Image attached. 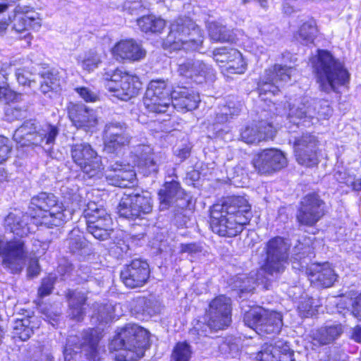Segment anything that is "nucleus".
Wrapping results in <instances>:
<instances>
[{
  "label": "nucleus",
  "instance_id": "obj_1",
  "mask_svg": "<svg viewBox=\"0 0 361 361\" xmlns=\"http://www.w3.org/2000/svg\"><path fill=\"white\" fill-rule=\"evenodd\" d=\"M30 214L19 211L5 218V225L15 235L23 238L30 233L29 221L47 227L60 226L71 219L73 210L66 208L53 193L42 192L31 199Z\"/></svg>",
  "mask_w": 361,
  "mask_h": 361
},
{
  "label": "nucleus",
  "instance_id": "obj_2",
  "mask_svg": "<svg viewBox=\"0 0 361 361\" xmlns=\"http://www.w3.org/2000/svg\"><path fill=\"white\" fill-rule=\"evenodd\" d=\"M313 68L319 88L326 93L336 92L349 82L350 73L344 63L328 51H318Z\"/></svg>",
  "mask_w": 361,
  "mask_h": 361
},
{
  "label": "nucleus",
  "instance_id": "obj_3",
  "mask_svg": "<svg viewBox=\"0 0 361 361\" xmlns=\"http://www.w3.org/2000/svg\"><path fill=\"white\" fill-rule=\"evenodd\" d=\"M148 343V331L137 324H129L112 340L111 346L118 351L117 361H137L144 356Z\"/></svg>",
  "mask_w": 361,
  "mask_h": 361
},
{
  "label": "nucleus",
  "instance_id": "obj_4",
  "mask_svg": "<svg viewBox=\"0 0 361 361\" xmlns=\"http://www.w3.org/2000/svg\"><path fill=\"white\" fill-rule=\"evenodd\" d=\"M59 133L56 126L45 123L38 125L35 121H25L18 128L13 135L14 141L19 145L41 147L47 154L54 158L53 147Z\"/></svg>",
  "mask_w": 361,
  "mask_h": 361
},
{
  "label": "nucleus",
  "instance_id": "obj_5",
  "mask_svg": "<svg viewBox=\"0 0 361 361\" xmlns=\"http://www.w3.org/2000/svg\"><path fill=\"white\" fill-rule=\"evenodd\" d=\"M206 324L197 322L189 331L191 339L197 343L201 337L207 336V328L219 331L228 327L231 322V300L221 295L213 299L205 315Z\"/></svg>",
  "mask_w": 361,
  "mask_h": 361
},
{
  "label": "nucleus",
  "instance_id": "obj_6",
  "mask_svg": "<svg viewBox=\"0 0 361 361\" xmlns=\"http://www.w3.org/2000/svg\"><path fill=\"white\" fill-rule=\"evenodd\" d=\"M103 78L106 81V89L121 100L127 101L135 97L142 88L137 76L123 72L118 68H105Z\"/></svg>",
  "mask_w": 361,
  "mask_h": 361
},
{
  "label": "nucleus",
  "instance_id": "obj_7",
  "mask_svg": "<svg viewBox=\"0 0 361 361\" xmlns=\"http://www.w3.org/2000/svg\"><path fill=\"white\" fill-rule=\"evenodd\" d=\"M164 89V92H159V116L166 111L161 108H169L172 104L173 108L181 110L192 111L195 109L200 102V96L192 90L186 87H178V90H171V87L166 82L159 80V90ZM169 114L166 118L159 121H166L169 118Z\"/></svg>",
  "mask_w": 361,
  "mask_h": 361
},
{
  "label": "nucleus",
  "instance_id": "obj_8",
  "mask_svg": "<svg viewBox=\"0 0 361 361\" xmlns=\"http://www.w3.org/2000/svg\"><path fill=\"white\" fill-rule=\"evenodd\" d=\"M71 155L89 178H101L104 176V166L101 157L87 142L76 143L71 146Z\"/></svg>",
  "mask_w": 361,
  "mask_h": 361
},
{
  "label": "nucleus",
  "instance_id": "obj_9",
  "mask_svg": "<svg viewBox=\"0 0 361 361\" xmlns=\"http://www.w3.org/2000/svg\"><path fill=\"white\" fill-rule=\"evenodd\" d=\"M331 113V109L325 102L304 97L298 104L290 105L288 116L290 123L298 125L300 121L327 119Z\"/></svg>",
  "mask_w": 361,
  "mask_h": 361
},
{
  "label": "nucleus",
  "instance_id": "obj_10",
  "mask_svg": "<svg viewBox=\"0 0 361 361\" xmlns=\"http://www.w3.org/2000/svg\"><path fill=\"white\" fill-rule=\"evenodd\" d=\"M99 341L97 331L93 329L83 331L80 336L70 335L63 350L65 360L71 361L73 355L76 356L79 352L84 351L90 360L99 361L97 356Z\"/></svg>",
  "mask_w": 361,
  "mask_h": 361
},
{
  "label": "nucleus",
  "instance_id": "obj_11",
  "mask_svg": "<svg viewBox=\"0 0 361 361\" xmlns=\"http://www.w3.org/2000/svg\"><path fill=\"white\" fill-rule=\"evenodd\" d=\"M243 322L246 326L262 335L278 334L283 326L281 313L262 307H256L247 312Z\"/></svg>",
  "mask_w": 361,
  "mask_h": 361
},
{
  "label": "nucleus",
  "instance_id": "obj_12",
  "mask_svg": "<svg viewBox=\"0 0 361 361\" xmlns=\"http://www.w3.org/2000/svg\"><path fill=\"white\" fill-rule=\"evenodd\" d=\"M290 246L281 237L270 239L266 244V259L260 271L271 276L282 273L288 264Z\"/></svg>",
  "mask_w": 361,
  "mask_h": 361
},
{
  "label": "nucleus",
  "instance_id": "obj_13",
  "mask_svg": "<svg viewBox=\"0 0 361 361\" xmlns=\"http://www.w3.org/2000/svg\"><path fill=\"white\" fill-rule=\"evenodd\" d=\"M178 190L179 184L178 182L172 180L165 183L164 188L159 190V211L168 209L171 204L175 202L176 204L173 209V219L178 226H184L190 221L187 209L189 201L184 198H177L174 201Z\"/></svg>",
  "mask_w": 361,
  "mask_h": 361
},
{
  "label": "nucleus",
  "instance_id": "obj_14",
  "mask_svg": "<svg viewBox=\"0 0 361 361\" xmlns=\"http://www.w3.org/2000/svg\"><path fill=\"white\" fill-rule=\"evenodd\" d=\"M27 251L21 239L6 240L0 235V257L3 265L11 273H19L25 264Z\"/></svg>",
  "mask_w": 361,
  "mask_h": 361
},
{
  "label": "nucleus",
  "instance_id": "obj_15",
  "mask_svg": "<svg viewBox=\"0 0 361 361\" xmlns=\"http://www.w3.org/2000/svg\"><path fill=\"white\" fill-rule=\"evenodd\" d=\"M152 209L151 198L149 193L144 191L141 193H125L118 207L120 216L129 220L140 218L142 215L151 212Z\"/></svg>",
  "mask_w": 361,
  "mask_h": 361
},
{
  "label": "nucleus",
  "instance_id": "obj_16",
  "mask_svg": "<svg viewBox=\"0 0 361 361\" xmlns=\"http://www.w3.org/2000/svg\"><path fill=\"white\" fill-rule=\"evenodd\" d=\"M295 70L293 67L275 64L266 69L257 83L260 95H275L279 92V83L288 82Z\"/></svg>",
  "mask_w": 361,
  "mask_h": 361
},
{
  "label": "nucleus",
  "instance_id": "obj_17",
  "mask_svg": "<svg viewBox=\"0 0 361 361\" xmlns=\"http://www.w3.org/2000/svg\"><path fill=\"white\" fill-rule=\"evenodd\" d=\"M325 202L315 192L305 195L300 200L296 214L300 225L314 226L324 215Z\"/></svg>",
  "mask_w": 361,
  "mask_h": 361
},
{
  "label": "nucleus",
  "instance_id": "obj_18",
  "mask_svg": "<svg viewBox=\"0 0 361 361\" xmlns=\"http://www.w3.org/2000/svg\"><path fill=\"white\" fill-rule=\"evenodd\" d=\"M104 139L105 150L117 154L129 145L131 135L126 123L112 121L105 126Z\"/></svg>",
  "mask_w": 361,
  "mask_h": 361
},
{
  "label": "nucleus",
  "instance_id": "obj_19",
  "mask_svg": "<svg viewBox=\"0 0 361 361\" xmlns=\"http://www.w3.org/2000/svg\"><path fill=\"white\" fill-rule=\"evenodd\" d=\"M255 170L260 174H270L287 165L284 154L276 149H266L258 153L252 160Z\"/></svg>",
  "mask_w": 361,
  "mask_h": 361
},
{
  "label": "nucleus",
  "instance_id": "obj_20",
  "mask_svg": "<svg viewBox=\"0 0 361 361\" xmlns=\"http://www.w3.org/2000/svg\"><path fill=\"white\" fill-rule=\"evenodd\" d=\"M245 224L223 214L220 210L212 207L210 211V227L212 231L220 236L231 238L243 230Z\"/></svg>",
  "mask_w": 361,
  "mask_h": 361
},
{
  "label": "nucleus",
  "instance_id": "obj_21",
  "mask_svg": "<svg viewBox=\"0 0 361 361\" xmlns=\"http://www.w3.org/2000/svg\"><path fill=\"white\" fill-rule=\"evenodd\" d=\"M293 147L298 164L308 167L317 164V140L315 136L310 133L303 134L295 139Z\"/></svg>",
  "mask_w": 361,
  "mask_h": 361
},
{
  "label": "nucleus",
  "instance_id": "obj_22",
  "mask_svg": "<svg viewBox=\"0 0 361 361\" xmlns=\"http://www.w3.org/2000/svg\"><path fill=\"white\" fill-rule=\"evenodd\" d=\"M212 207L245 225L250 222L252 216L251 205L243 196L228 197L222 204H214Z\"/></svg>",
  "mask_w": 361,
  "mask_h": 361
},
{
  "label": "nucleus",
  "instance_id": "obj_23",
  "mask_svg": "<svg viewBox=\"0 0 361 361\" xmlns=\"http://www.w3.org/2000/svg\"><path fill=\"white\" fill-rule=\"evenodd\" d=\"M120 276L126 286L130 288L141 287L149 279V264L146 261L135 259L121 270Z\"/></svg>",
  "mask_w": 361,
  "mask_h": 361
},
{
  "label": "nucleus",
  "instance_id": "obj_24",
  "mask_svg": "<svg viewBox=\"0 0 361 361\" xmlns=\"http://www.w3.org/2000/svg\"><path fill=\"white\" fill-rule=\"evenodd\" d=\"M13 29L19 33H25L23 37L30 42V33L29 29L38 30L41 27V19L39 13L27 7L18 6L15 8L13 19Z\"/></svg>",
  "mask_w": 361,
  "mask_h": 361
},
{
  "label": "nucleus",
  "instance_id": "obj_25",
  "mask_svg": "<svg viewBox=\"0 0 361 361\" xmlns=\"http://www.w3.org/2000/svg\"><path fill=\"white\" fill-rule=\"evenodd\" d=\"M68 114L72 123L77 128L92 131L98 124L95 111L83 104L70 103L68 106Z\"/></svg>",
  "mask_w": 361,
  "mask_h": 361
},
{
  "label": "nucleus",
  "instance_id": "obj_26",
  "mask_svg": "<svg viewBox=\"0 0 361 361\" xmlns=\"http://www.w3.org/2000/svg\"><path fill=\"white\" fill-rule=\"evenodd\" d=\"M133 166L116 161L111 164L106 173L109 183L120 188H130L136 183V174Z\"/></svg>",
  "mask_w": 361,
  "mask_h": 361
},
{
  "label": "nucleus",
  "instance_id": "obj_27",
  "mask_svg": "<svg viewBox=\"0 0 361 361\" xmlns=\"http://www.w3.org/2000/svg\"><path fill=\"white\" fill-rule=\"evenodd\" d=\"M293 350L288 343L277 340L274 343L265 344L257 354V361H294Z\"/></svg>",
  "mask_w": 361,
  "mask_h": 361
},
{
  "label": "nucleus",
  "instance_id": "obj_28",
  "mask_svg": "<svg viewBox=\"0 0 361 361\" xmlns=\"http://www.w3.org/2000/svg\"><path fill=\"white\" fill-rule=\"evenodd\" d=\"M178 72L180 75L193 79L196 82H202L207 78L212 79L214 70L212 67L202 61L188 59L180 63Z\"/></svg>",
  "mask_w": 361,
  "mask_h": 361
},
{
  "label": "nucleus",
  "instance_id": "obj_29",
  "mask_svg": "<svg viewBox=\"0 0 361 361\" xmlns=\"http://www.w3.org/2000/svg\"><path fill=\"white\" fill-rule=\"evenodd\" d=\"M276 130L271 123L262 121L255 126L246 127L240 133L241 139L247 144L273 139Z\"/></svg>",
  "mask_w": 361,
  "mask_h": 361
},
{
  "label": "nucleus",
  "instance_id": "obj_30",
  "mask_svg": "<svg viewBox=\"0 0 361 361\" xmlns=\"http://www.w3.org/2000/svg\"><path fill=\"white\" fill-rule=\"evenodd\" d=\"M306 274L312 283L324 288L331 286L336 275L329 263L313 264L306 269Z\"/></svg>",
  "mask_w": 361,
  "mask_h": 361
},
{
  "label": "nucleus",
  "instance_id": "obj_31",
  "mask_svg": "<svg viewBox=\"0 0 361 361\" xmlns=\"http://www.w3.org/2000/svg\"><path fill=\"white\" fill-rule=\"evenodd\" d=\"M112 54L117 59L139 61L145 55L141 46L133 39L121 40L113 47Z\"/></svg>",
  "mask_w": 361,
  "mask_h": 361
},
{
  "label": "nucleus",
  "instance_id": "obj_32",
  "mask_svg": "<svg viewBox=\"0 0 361 361\" xmlns=\"http://www.w3.org/2000/svg\"><path fill=\"white\" fill-rule=\"evenodd\" d=\"M135 157L133 161L134 166H137L143 173L144 176H148L152 172H156L157 166L154 159L152 149L149 145H137L132 152Z\"/></svg>",
  "mask_w": 361,
  "mask_h": 361
},
{
  "label": "nucleus",
  "instance_id": "obj_33",
  "mask_svg": "<svg viewBox=\"0 0 361 361\" xmlns=\"http://www.w3.org/2000/svg\"><path fill=\"white\" fill-rule=\"evenodd\" d=\"M187 25H192V20L188 17L179 18L171 23L169 33L163 42V47L171 50H180V41H183L184 35L183 29Z\"/></svg>",
  "mask_w": 361,
  "mask_h": 361
},
{
  "label": "nucleus",
  "instance_id": "obj_34",
  "mask_svg": "<svg viewBox=\"0 0 361 361\" xmlns=\"http://www.w3.org/2000/svg\"><path fill=\"white\" fill-rule=\"evenodd\" d=\"M181 49L197 51L203 43V35L200 27L192 21V25H187L183 29Z\"/></svg>",
  "mask_w": 361,
  "mask_h": 361
},
{
  "label": "nucleus",
  "instance_id": "obj_35",
  "mask_svg": "<svg viewBox=\"0 0 361 361\" xmlns=\"http://www.w3.org/2000/svg\"><path fill=\"white\" fill-rule=\"evenodd\" d=\"M38 326V322L34 316L17 319L13 327V336L18 337L21 341H27L33 334L34 329Z\"/></svg>",
  "mask_w": 361,
  "mask_h": 361
},
{
  "label": "nucleus",
  "instance_id": "obj_36",
  "mask_svg": "<svg viewBox=\"0 0 361 361\" xmlns=\"http://www.w3.org/2000/svg\"><path fill=\"white\" fill-rule=\"evenodd\" d=\"M87 231L99 240H107L113 231L111 216H106L100 221L90 220V224H87Z\"/></svg>",
  "mask_w": 361,
  "mask_h": 361
},
{
  "label": "nucleus",
  "instance_id": "obj_37",
  "mask_svg": "<svg viewBox=\"0 0 361 361\" xmlns=\"http://www.w3.org/2000/svg\"><path fill=\"white\" fill-rule=\"evenodd\" d=\"M343 332L341 324H331L322 326L313 334V340L319 345H327L337 339Z\"/></svg>",
  "mask_w": 361,
  "mask_h": 361
},
{
  "label": "nucleus",
  "instance_id": "obj_38",
  "mask_svg": "<svg viewBox=\"0 0 361 361\" xmlns=\"http://www.w3.org/2000/svg\"><path fill=\"white\" fill-rule=\"evenodd\" d=\"M68 300L70 316L77 320L80 321L85 315V307L86 296L80 291L69 290L67 293Z\"/></svg>",
  "mask_w": 361,
  "mask_h": 361
},
{
  "label": "nucleus",
  "instance_id": "obj_39",
  "mask_svg": "<svg viewBox=\"0 0 361 361\" xmlns=\"http://www.w3.org/2000/svg\"><path fill=\"white\" fill-rule=\"evenodd\" d=\"M85 206H86V208L84 209L83 214L86 219V224H90V220L100 221L104 217L106 218V216H110L102 206L98 205L94 202H90L87 205L85 202L78 204L79 209Z\"/></svg>",
  "mask_w": 361,
  "mask_h": 361
},
{
  "label": "nucleus",
  "instance_id": "obj_40",
  "mask_svg": "<svg viewBox=\"0 0 361 361\" xmlns=\"http://www.w3.org/2000/svg\"><path fill=\"white\" fill-rule=\"evenodd\" d=\"M158 80H152L146 90L143 103L146 109L154 114L158 113Z\"/></svg>",
  "mask_w": 361,
  "mask_h": 361
},
{
  "label": "nucleus",
  "instance_id": "obj_41",
  "mask_svg": "<svg viewBox=\"0 0 361 361\" xmlns=\"http://www.w3.org/2000/svg\"><path fill=\"white\" fill-rule=\"evenodd\" d=\"M317 28L314 20L304 23L295 35V39L304 44L312 43L317 36Z\"/></svg>",
  "mask_w": 361,
  "mask_h": 361
},
{
  "label": "nucleus",
  "instance_id": "obj_42",
  "mask_svg": "<svg viewBox=\"0 0 361 361\" xmlns=\"http://www.w3.org/2000/svg\"><path fill=\"white\" fill-rule=\"evenodd\" d=\"M211 39L216 42H231L233 39L232 30L219 23H209L208 27Z\"/></svg>",
  "mask_w": 361,
  "mask_h": 361
},
{
  "label": "nucleus",
  "instance_id": "obj_43",
  "mask_svg": "<svg viewBox=\"0 0 361 361\" xmlns=\"http://www.w3.org/2000/svg\"><path fill=\"white\" fill-rule=\"evenodd\" d=\"M65 243L72 253L82 254V250L87 246L83 234L78 228H74L69 233Z\"/></svg>",
  "mask_w": 361,
  "mask_h": 361
},
{
  "label": "nucleus",
  "instance_id": "obj_44",
  "mask_svg": "<svg viewBox=\"0 0 361 361\" xmlns=\"http://www.w3.org/2000/svg\"><path fill=\"white\" fill-rule=\"evenodd\" d=\"M115 309L116 306L111 302L96 303L94 305L92 319L100 323H107L115 318Z\"/></svg>",
  "mask_w": 361,
  "mask_h": 361
},
{
  "label": "nucleus",
  "instance_id": "obj_45",
  "mask_svg": "<svg viewBox=\"0 0 361 361\" xmlns=\"http://www.w3.org/2000/svg\"><path fill=\"white\" fill-rule=\"evenodd\" d=\"M20 96L16 97L11 101L5 102L8 104L5 109V114L7 119L10 121L21 119L26 116L27 109L25 106H22L16 102Z\"/></svg>",
  "mask_w": 361,
  "mask_h": 361
},
{
  "label": "nucleus",
  "instance_id": "obj_46",
  "mask_svg": "<svg viewBox=\"0 0 361 361\" xmlns=\"http://www.w3.org/2000/svg\"><path fill=\"white\" fill-rule=\"evenodd\" d=\"M240 52L233 48L221 47L214 51V59L216 62L225 63V67L234 59L239 58Z\"/></svg>",
  "mask_w": 361,
  "mask_h": 361
},
{
  "label": "nucleus",
  "instance_id": "obj_47",
  "mask_svg": "<svg viewBox=\"0 0 361 361\" xmlns=\"http://www.w3.org/2000/svg\"><path fill=\"white\" fill-rule=\"evenodd\" d=\"M319 305L312 298L305 297L302 298L298 306V310L301 317H312L318 312Z\"/></svg>",
  "mask_w": 361,
  "mask_h": 361
},
{
  "label": "nucleus",
  "instance_id": "obj_48",
  "mask_svg": "<svg viewBox=\"0 0 361 361\" xmlns=\"http://www.w3.org/2000/svg\"><path fill=\"white\" fill-rule=\"evenodd\" d=\"M101 62V56L97 51L91 49L84 54L80 63L82 69L91 72L96 69Z\"/></svg>",
  "mask_w": 361,
  "mask_h": 361
},
{
  "label": "nucleus",
  "instance_id": "obj_49",
  "mask_svg": "<svg viewBox=\"0 0 361 361\" xmlns=\"http://www.w3.org/2000/svg\"><path fill=\"white\" fill-rule=\"evenodd\" d=\"M240 109L235 106V104L229 103L228 105H224L221 107L216 113L215 122L216 123H224L228 122L234 116L238 115Z\"/></svg>",
  "mask_w": 361,
  "mask_h": 361
},
{
  "label": "nucleus",
  "instance_id": "obj_50",
  "mask_svg": "<svg viewBox=\"0 0 361 361\" xmlns=\"http://www.w3.org/2000/svg\"><path fill=\"white\" fill-rule=\"evenodd\" d=\"M223 353L235 357L238 355L240 351V341L234 337H228L220 346Z\"/></svg>",
  "mask_w": 361,
  "mask_h": 361
},
{
  "label": "nucleus",
  "instance_id": "obj_51",
  "mask_svg": "<svg viewBox=\"0 0 361 361\" xmlns=\"http://www.w3.org/2000/svg\"><path fill=\"white\" fill-rule=\"evenodd\" d=\"M192 355V350L187 343H178L174 348L173 359L174 361H189Z\"/></svg>",
  "mask_w": 361,
  "mask_h": 361
},
{
  "label": "nucleus",
  "instance_id": "obj_52",
  "mask_svg": "<svg viewBox=\"0 0 361 361\" xmlns=\"http://www.w3.org/2000/svg\"><path fill=\"white\" fill-rule=\"evenodd\" d=\"M137 25L145 33H154L157 31V18L154 16L147 15L137 19Z\"/></svg>",
  "mask_w": 361,
  "mask_h": 361
},
{
  "label": "nucleus",
  "instance_id": "obj_53",
  "mask_svg": "<svg viewBox=\"0 0 361 361\" xmlns=\"http://www.w3.org/2000/svg\"><path fill=\"white\" fill-rule=\"evenodd\" d=\"M2 63L9 66L10 68H8V73L6 75L4 82L0 81V101L8 102L14 99L16 97V93L5 86L7 80V75L11 71V64L7 63Z\"/></svg>",
  "mask_w": 361,
  "mask_h": 361
},
{
  "label": "nucleus",
  "instance_id": "obj_54",
  "mask_svg": "<svg viewBox=\"0 0 361 361\" xmlns=\"http://www.w3.org/2000/svg\"><path fill=\"white\" fill-rule=\"evenodd\" d=\"M145 9L141 1H126L123 4V10L130 15H139Z\"/></svg>",
  "mask_w": 361,
  "mask_h": 361
},
{
  "label": "nucleus",
  "instance_id": "obj_55",
  "mask_svg": "<svg viewBox=\"0 0 361 361\" xmlns=\"http://www.w3.org/2000/svg\"><path fill=\"white\" fill-rule=\"evenodd\" d=\"M246 69V63L242 56L241 53L239 54L238 59H234L227 66L226 70L229 73L241 74L245 72Z\"/></svg>",
  "mask_w": 361,
  "mask_h": 361
},
{
  "label": "nucleus",
  "instance_id": "obj_56",
  "mask_svg": "<svg viewBox=\"0 0 361 361\" xmlns=\"http://www.w3.org/2000/svg\"><path fill=\"white\" fill-rule=\"evenodd\" d=\"M56 278L52 276H49L42 281V284L38 289V295L39 297L43 298L51 294L54 285L55 283Z\"/></svg>",
  "mask_w": 361,
  "mask_h": 361
},
{
  "label": "nucleus",
  "instance_id": "obj_57",
  "mask_svg": "<svg viewBox=\"0 0 361 361\" xmlns=\"http://www.w3.org/2000/svg\"><path fill=\"white\" fill-rule=\"evenodd\" d=\"M240 279L242 283L239 288L242 293H250L255 289L257 280L255 279L254 274H250L247 277H240Z\"/></svg>",
  "mask_w": 361,
  "mask_h": 361
},
{
  "label": "nucleus",
  "instance_id": "obj_58",
  "mask_svg": "<svg viewBox=\"0 0 361 361\" xmlns=\"http://www.w3.org/2000/svg\"><path fill=\"white\" fill-rule=\"evenodd\" d=\"M75 91L87 102H94L98 99L97 94L88 87H77Z\"/></svg>",
  "mask_w": 361,
  "mask_h": 361
},
{
  "label": "nucleus",
  "instance_id": "obj_59",
  "mask_svg": "<svg viewBox=\"0 0 361 361\" xmlns=\"http://www.w3.org/2000/svg\"><path fill=\"white\" fill-rule=\"evenodd\" d=\"M11 147L9 145V140L2 135H0V164L5 161L10 154Z\"/></svg>",
  "mask_w": 361,
  "mask_h": 361
},
{
  "label": "nucleus",
  "instance_id": "obj_60",
  "mask_svg": "<svg viewBox=\"0 0 361 361\" xmlns=\"http://www.w3.org/2000/svg\"><path fill=\"white\" fill-rule=\"evenodd\" d=\"M42 78L43 80H47V82H49L53 86L54 89L57 90L61 85V79L57 71H49L44 72L42 74Z\"/></svg>",
  "mask_w": 361,
  "mask_h": 361
},
{
  "label": "nucleus",
  "instance_id": "obj_61",
  "mask_svg": "<svg viewBox=\"0 0 361 361\" xmlns=\"http://www.w3.org/2000/svg\"><path fill=\"white\" fill-rule=\"evenodd\" d=\"M180 251L182 252H187L192 256L196 254L202 252V246L197 243L181 244Z\"/></svg>",
  "mask_w": 361,
  "mask_h": 361
},
{
  "label": "nucleus",
  "instance_id": "obj_62",
  "mask_svg": "<svg viewBox=\"0 0 361 361\" xmlns=\"http://www.w3.org/2000/svg\"><path fill=\"white\" fill-rule=\"evenodd\" d=\"M31 74L25 69L18 68L16 71V77L19 84L23 85H29L31 82Z\"/></svg>",
  "mask_w": 361,
  "mask_h": 361
},
{
  "label": "nucleus",
  "instance_id": "obj_63",
  "mask_svg": "<svg viewBox=\"0 0 361 361\" xmlns=\"http://www.w3.org/2000/svg\"><path fill=\"white\" fill-rule=\"evenodd\" d=\"M136 305L138 306L137 310L135 312L138 314H150L151 310L146 306L147 300L145 298H139L135 300Z\"/></svg>",
  "mask_w": 361,
  "mask_h": 361
},
{
  "label": "nucleus",
  "instance_id": "obj_64",
  "mask_svg": "<svg viewBox=\"0 0 361 361\" xmlns=\"http://www.w3.org/2000/svg\"><path fill=\"white\" fill-rule=\"evenodd\" d=\"M40 272V268L37 259H31L27 267V274L29 276H37Z\"/></svg>",
  "mask_w": 361,
  "mask_h": 361
}]
</instances>
